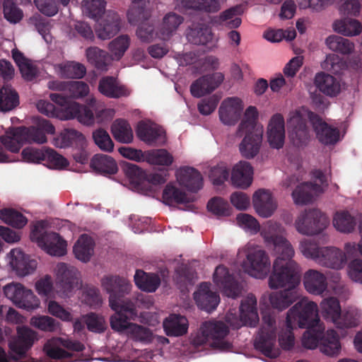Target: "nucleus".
Masks as SVG:
<instances>
[{
  "label": "nucleus",
  "mask_w": 362,
  "mask_h": 362,
  "mask_svg": "<svg viewBox=\"0 0 362 362\" xmlns=\"http://www.w3.org/2000/svg\"><path fill=\"white\" fill-rule=\"evenodd\" d=\"M310 121L319 141L324 144H334L340 139L339 131L305 107L296 108L288 113L286 122L288 136L291 141L297 146L304 145L310 139V132L307 125Z\"/></svg>",
  "instance_id": "f257e3e1"
},
{
  "label": "nucleus",
  "mask_w": 362,
  "mask_h": 362,
  "mask_svg": "<svg viewBox=\"0 0 362 362\" xmlns=\"http://www.w3.org/2000/svg\"><path fill=\"white\" fill-rule=\"evenodd\" d=\"M269 247L275 257L269 278V286L276 289L288 284L292 286L298 285L300 270L298 264L293 259L295 250L291 242L286 236L279 237Z\"/></svg>",
  "instance_id": "f03ea898"
},
{
  "label": "nucleus",
  "mask_w": 362,
  "mask_h": 362,
  "mask_svg": "<svg viewBox=\"0 0 362 362\" xmlns=\"http://www.w3.org/2000/svg\"><path fill=\"white\" fill-rule=\"evenodd\" d=\"M30 238L50 256L60 257L67 253V242L58 233L49 230L45 221H37L33 225Z\"/></svg>",
  "instance_id": "7ed1b4c3"
},
{
  "label": "nucleus",
  "mask_w": 362,
  "mask_h": 362,
  "mask_svg": "<svg viewBox=\"0 0 362 362\" xmlns=\"http://www.w3.org/2000/svg\"><path fill=\"white\" fill-rule=\"evenodd\" d=\"M239 259H243L241 266L243 271L256 279L265 278L269 271L271 262L267 252L259 246L247 244L238 252Z\"/></svg>",
  "instance_id": "20e7f679"
},
{
  "label": "nucleus",
  "mask_w": 362,
  "mask_h": 362,
  "mask_svg": "<svg viewBox=\"0 0 362 362\" xmlns=\"http://www.w3.org/2000/svg\"><path fill=\"white\" fill-rule=\"evenodd\" d=\"M320 322L318 305L307 297L302 298L287 312L286 325L288 327H315Z\"/></svg>",
  "instance_id": "39448f33"
},
{
  "label": "nucleus",
  "mask_w": 362,
  "mask_h": 362,
  "mask_svg": "<svg viewBox=\"0 0 362 362\" xmlns=\"http://www.w3.org/2000/svg\"><path fill=\"white\" fill-rule=\"evenodd\" d=\"M55 277L57 291L59 298L71 297L81 286V274L75 267L59 262L53 269Z\"/></svg>",
  "instance_id": "423d86ee"
},
{
  "label": "nucleus",
  "mask_w": 362,
  "mask_h": 362,
  "mask_svg": "<svg viewBox=\"0 0 362 362\" xmlns=\"http://www.w3.org/2000/svg\"><path fill=\"white\" fill-rule=\"evenodd\" d=\"M228 333V329L223 322H206L202 325L193 342L197 346L207 344L214 349L225 351L230 347V342L226 339Z\"/></svg>",
  "instance_id": "0eeeda50"
},
{
  "label": "nucleus",
  "mask_w": 362,
  "mask_h": 362,
  "mask_svg": "<svg viewBox=\"0 0 362 362\" xmlns=\"http://www.w3.org/2000/svg\"><path fill=\"white\" fill-rule=\"evenodd\" d=\"M264 325L255 341V347L269 358H276L281 351L276 344V326L274 317L266 312L262 313Z\"/></svg>",
  "instance_id": "6e6552de"
},
{
  "label": "nucleus",
  "mask_w": 362,
  "mask_h": 362,
  "mask_svg": "<svg viewBox=\"0 0 362 362\" xmlns=\"http://www.w3.org/2000/svg\"><path fill=\"white\" fill-rule=\"evenodd\" d=\"M328 225L327 216L317 209L301 211L294 221V228L296 231L307 236H313L321 233Z\"/></svg>",
  "instance_id": "1a4fd4ad"
},
{
  "label": "nucleus",
  "mask_w": 362,
  "mask_h": 362,
  "mask_svg": "<svg viewBox=\"0 0 362 362\" xmlns=\"http://www.w3.org/2000/svg\"><path fill=\"white\" fill-rule=\"evenodd\" d=\"M312 178L313 182L300 183L296 186L292 192V198L296 204H306L315 197L323 193L327 189L328 177L321 170H314Z\"/></svg>",
  "instance_id": "9d476101"
},
{
  "label": "nucleus",
  "mask_w": 362,
  "mask_h": 362,
  "mask_svg": "<svg viewBox=\"0 0 362 362\" xmlns=\"http://www.w3.org/2000/svg\"><path fill=\"white\" fill-rule=\"evenodd\" d=\"M4 294L16 307L27 311H34L40 308V298L34 292L21 283L12 282L3 288Z\"/></svg>",
  "instance_id": "9b49d317"
},
{
  "label": "nucleus",
  "mask_w": 362,
  "mask_h": 362,
  "mask_svg": "<svg viewBox=\"0 0 362 362\" xmlns=\"http://www.w3.org/2000/svg\"><path fill=\"white\" fill-rule=\"evenodd\" d=\"M102 289L109 295V305L112 310H118L119 303L125 302L123 296L129 293L132 284L127 279L117 275H105L100 279Z\"/></svg>",
  "instance_id": "f8f14e48"
},
{
  "label": "nucleus",
  "mask_w": 362,
  "mask_h": 362,
  "mask_svg": "<svg viewBox=\"0 0 362 362\" xmlns=\"http://www.w3.org/2000/svg\"><path fill=\"white\" fill-rule=\"evenodd\" d=\"M226 320L233 328L243 325L255 326L259 321L257 310V299L252 294H249L241 302L239 315L236 311L230 310L226 316Z\"/></svg>",
  "instance_id": "ddd939ff"
},
{
  "label": "nucleus",
  "mask_w": 362,
  "mask_h": 362,
  "mask_svg": "<svg viewBox=\"0 0 362 362\" xmlns=\"http://www.w3.org/2000/svg\"><path fill=\"white\" fill-rule=\"evenodd\" d=\"M17 337L9 343L10 357L0 347V362H9V358L18 360L23 357L37 339V334L27 327H18Z\"/></svg>",
  "instance_id": "4468645a"
},
{
  "label": "nucleus",
  "mask_w": 362,
  "mask_h": 362,
  "mask_svg": "<svg viewBox=\"0 0 362 362\" xmlns=\"http://www.w3.org/2000/svg\"><path fill=\"white\" fill-rule=\"evenodd\" d=\"M84 349V346L78 341L62 337H53L45 344L43 350L45 354L52 359H64L73 356L74 352Z\"/></svg>",
  "instance_id": "2eb2a0df"
},
{
  "label": "nucleus",
  "mask_w": 362,
  "mask_h": 362,
  "mask_svg": "<svg viewBox=\"0 0 362 362\" xmlns=\"http://www.w3.org/2000/svg\"><path fill=\"white\" fill-rule=\"evenodd\" d=\"M245 104L243 100L236 96L224 98L218 107V118L226 126L235 125L241 118Z\"/></svg>",
  "instance_id": "dca6fc26"
},
{
  "label": "nucleus",
  "mask_w": 362,
  "mask_h": 362,
  "mask_svg": "<svg viewBox=\"0 0 362 362\" xmlns=\"http://www.w3.org/2000/svg\"><path fill=\"white\" fill-rule=\"evenodd\" d=\"M252 203L256 214L264 218L272 216L278 209V202L269 189L259 188L252 194Z\"/></svg>",
  "instance_id": "f3484780"
},
{
  "label": "nucleus",
  "mask_w": 362,
  "mask_h": 362,
  "mask_svg": "<svg viewBox=\"0 0 362 362\" xmlns=\"http://www.w3.org/2000/svg\"><path fill=\"white\" fill-rule=\"evenodd\" d=\"M266 137L272 148H281L285 142V120L282 115L276 113L268 121L266 128Z\"/></svg>",
  "instance_id": "a211bd4d"
},
{
  "label": "nucleus",
  "mask_w": 362,
  "mask_h": 362,
  "mask_svg": "<svg viewBox=\"0 0 362 362\" xmlns=\"http://www.w3.org/2000/svg\"><path fill=\"white\" fill-rule=\"evenodd\" d=\"M237 135L242 136L238 144V151L242 157L252 159L259 153L263 143L264 132H246Z\"/></svg>",
  "instance_id": "6ab92c4d"
},
{
  "label": "nucleus",
  "mask_w": 362,
  "mask_h": 362,
  "mask_svg": "<svg viewBox=\"0 0 362 362\" xmlns=\"http://www.w3.org/2000/svg\"><path fill=\"white\" fill-rule=\"evenodd\" d=\"M136 133L140 140L150 146L157 143L164 144L165 142L164 129L151 121H141L139 122Z\"/></svg>",
  "instance_id": "aec40b11"
},
{
  "label": "nucleus",
  "mask_w": 362,
  "mask_h": 362,
  "mask_svg": "<svg viewBox=\"0 0 362 362\" xmlns=\"http://www.w3.org/2000/svg\"><path fill=\"white\" fill-rule=\"evenodd\" d=\"M175 175L177 185L189 192H197L202 187V176L194 168L180 167L175 170Z\"/></svg>",
  "instance_id": "412c9836"
},
{
  "label": "nucleus",
  "mask_w": 362,
  "mask_h": 362,
  "mask_svg": "<svg viewBox=\"0 0 362 362\" xmlns=\"http://www.w3.org/2000/svg\"><path fill=\"white\" fill-rule=\"evenodd\" d=\"M224 78V75L221 72H215L212 74L204 76L191 85V93L196 98L209 94L223 83Z\"/></svg>",
  "instance_id": "4be33fe9"
},
{
  "label": "nucleus",
  "mask_w": 362,
  "mask_h": 362,
  "mask_svg": "<svg viewBox=\"0 0 362 362\" xmlns=\"http://www.w3.org/2000/svg\"><path fill=\"white\" fill-rule=\"evenodd\" d=\"M118 310H113L115 313L110 318L111 327L117 332L126 331L129 332V327L132 323L128 322V318L123 315V313H127L129 315V318L135 320L137 317L135 313V306L130 300L120 303Z\"/></svg>",
  "instance_id": "5701e85b"
},
{
  "label": "nucleus",
  "mask_w": 362,
  "mask_h": 362,
  "mask_svg": "<svg viewBox=\"0 0 362 362\" xmlns=\"http://www.w3.org/2000/svg\"><path fill=\"white\" fill-rule=\"evenodd\" d=\"M213 279L216 286L228 297L235 298L240 293V289L233 277L229 274L228 269L223 265L216 268Z\"/></svg>",
  "instance_id": "b1692460"
},
{
  "label": "nucleus",
  "mask_w": 362,
  "mask_h": 362,
  "mask_svg": "<svg viewBox=\"0 0 362 362\" xmlns=\"http://www.w3.org/2000/svg\"><path fill=\"white\" fill-rule=\"evenodd\" d=\"M254 170L250 163L240 160L231 170L230 182L238 188L247 189L253 180Z\"/></svg>",
  "instance_id": "393cba45"
},
{
  "label": "nucleus",
  "mask_w": 362,
  "mask_h": 362,
  "mask_svg": "<svg viewBox=\"0 0 362 362\" xmlns=\"http://www.w3.org/2000/svg\"><path fill=\"white\" fill-rule=\"evenodd\" d=\"M194 299L197 306L207 312L216 309L220 302L219 296L211 289V285L202 283L194 293Z\"/></svg>",
  "instance_id": "a878e982"
},
{
  "label": "nucleus",
  "mask_w": 362,
  "mask_h": 362,
  "mask_svg": "<svg viewBox=\"0 0 362 362\" xmlns=\"http://www.w3.org/2000/svg\"><path fill=\"white\" fill-rule=\"evenodd\" d=\"M303 281L305 289L310 294L322 296L327 289L325 275L317 270H308Z\"/></svg>",
  "instance_id": "bb28decb"
},
{
  "label": "nucleus",
  "mask_w": 362,
  "mask_h": 362,
  "mask_svg": "<svg viewBox=\"0 0 362 362\" xmlns=\"http://www.w3.org/2000/svg\"><path fill=\"white\" fill-rule=\"evenodd\" d=\"M322 256L319 264L332 269L341 270L345 267L347 261L343 250L334 246L322 247Z\"/></svg>",
  "instance_id": "cd10ccee"
},
{
  "label": "nucleus",
  "mask_w": 362,
  "mask_h": 362,
  "mask_svg": "<svg viewBox=\"0 0 362 362\" xmlns=\"http://www.w3.org/2000/svg\"><path fill=\"white\" fill-rule=\"evenodd\" d=\"M298 285L292 286L288 284L280 286L279 288L285 287L286 289L280 292H274L269 296V300L272 306L279 310H282L288 308L298 297L299 293L296 287Z\"/></svg>",
  "instance_id": "c85d7f7f"
},
{
  "label": "nucleus",
  "mask_w": 362,
  "mask_h": 362,
  "mask_svg": "<svg viewBox=\"0 0 362 362\" xmlns=\"http://www.w3.org/2000/svg\"><path fill=\"white\" fill-rule=\"evenodd\" d=\"M177 184L171 182L165 187L162 194L163 202L168 206H175L193 202V197L178 187Z\"/></svg>",
  "instance_id": "c756f323"
},
{
  "label": "nucleus",
  "mask_w": 362,
  "mask_h": 362,
  "mask_svg": "<svg viewBox=\"0 0 362 362\" xmlns=\"http://www.w3.org/2000/svg\"><path fill=\"white\" fill-rule=\"evenodd\" d=\"M236 134L246 132H264L263 125L259 122V111L255 106H248L243 112Z\"/></svg>",
  "instance_id": "7c9ffc66"
},
{
  "label": "nucleus",
  "mask_w": 362,
  "mask_h": 362,
  "mask_svg": "<svg viewBox=\"0 0 362 362\" xmlns=\"http://www.w3.org/2000/svg\"><path fill=\"white\" fill-rule=\"evenodd\" d=\"M98 91L102 95L110 98H118L130 94V90L112 76L103 77L100 80Z\"/></svg>",
  "instance_id": "2f4dec72"
},
{
  "label": "nucleus",
  "mask_w": 362,
  "mask_h": 362,
  "mask_svg": "<svg viewBox=\"0 0 362 362\" xmlns=\"http://www.w3.org/2000/svg\"><path fill=\"white\" fill-rule=\"evenodd\" d=\"M119 28V16L116 13L110 12L98 22L95 32L99 38L106 40L116 35Z\"/></svg>",
  "instance_id": "473e14b6"
},
{
  "label": "nucleus",
  "mask_w": 362,
  "mask_h": 362,
  "mask_svg": "<svg viewBox=\"0 0 362 362\" xmlns=\"http://www.w3.org/2000/svg\"><path fill=\"white\" fill-rule=\"evenodd\" d=\"M22 128L23 129V133H25V142L43 144L47 141L45 133L51 134L54 133V126L46 119L39 120L37 127Z\"/></svg>",
  "instance_id": "72a5a7b5"
},
{
  "label": "nucleus",
  "mask_w": 362,
  "mask_h": 362,
  "mask_svg": "<svg viewBox=\"0 0 362 362\" xmlns=\"http://www.w3.org/2000/svg\"><path fill=\"white\" fill-rule=\"evenodd\" d=\"M315 86L324 94L334 96L341 91V85L333 76L324 72L317 73L314 78Z\"/></svg>",
  "instance_id": "f704fd0d"
},
{
  "label": "nucleus",
  "mask_w": 362,
  "mask_h": 362,
  "mask_svg": "<svg viewBox=\"0 0 362 362\" xmlns=\"http://www.w3.org/2000/svg\"><path fill=\"white\" fill-rule=\"evenodd\" d=\"M94 241L86 234L80 235L73 247L75 257L82 262H88L94 254Z\"/></svg>",
  "instance_id": "c9c22d12"
},
{
  "label": "nucleus",
  "mask_w": 362,
  "mask_h": 362,
  "mask_svg": "<svg viewBox=\"0 0 362 362\" xmlns=\"http://www.w3.org/2000/svg\"><path fill=\"white\" fill-rule=\"evenodd\" d=\"M54 73L61 78H81L86 72V67L76 62H64L54 65Z\"/></svg>",
  "instance_id": "e433bc0d"
},
{
  "label": "nucleus",
  "mask_w": 362,
  "mask_h": 362,
  "mask_svg": "<svg viewBox=\"0 0 362 362\" xmlns=\"http://www.w3.org/2000/svg\"><path fill=\"white\" fill-rule=\"evenodd\" d=\"M22 127L11 128L7 130L4 136L0 137V141L4 146L11 152L17 153L21 146L25 143Z\"/></svg>",
  "instance_id": "4c0bfd02"
},
{
  "label": "nucleus",
  "mask_w": 362,
  "mask_h": 362,
  "mask_svg": "<svg viewBox=\"0 0 362 362\" xmlns=\"http://www.w3.org/2000/svg\"><path fill=\"white\" fill-rule=\"evenodd\" d=\"M86 143V137L81 132L73 129H64L54 141V144L59 148H65L71 145L82 148Z\"/></svg>",
  "instance_id": "58836bf2"
},
{
  "label": "nucleus",
  "mask_w": 362,
  "mask_h": 362,
  "mask_svg": "<svg viewBox=\"0 0 362 362\" xmlns=\"http://www.w3.org/2000/svg\"><path fill=\"white\" fill-rule=\"evenodd\" d=\"M320 351L328 356H337L341 351L339 337L333 329L323 333L320 339Z\"/></svg>",
  "instance_id": "ea45409f"
},
{
  "label": "nucleus",
  "mask_w": 362,
  "mask_h": 362,
  "mask_svg": "<svg viewBox=\"0 0 362 362\" xmlns=\"http://www.w3.org/2000/svg\"><path fill=\"white\" fill-rule=\"evenodd\" d=\"M163 327L168 335L181 336L187 332L188 321L182 315L173 314L163 322Z\"/></svg>",
  "instance_id": "a19ab883"
},
{
  "label": "nucleus",
  "mask_w": 362,
  "mask_h": 362,
  "mask_svg": "<svg viewBox=\"0 0 362 362\" xmlns=\"http://www.w3.org/2000/svg\"><path fill=\"white\" fill-rule=\"evenodd\" d=\"M259 231L268 246L275 243L278 238L284 237L286 235V230L282 224L273 220L266 221Z\"/></svg>",
  "instance_id": "79ce46f5"
},
{
  "label": "nucleus",
  "mask_w": 362,
  "mask_h": 362,
  "mask_svg": "<svg viewBox=\"0 0 362 362\" xmlns=\"http://www.w3.org/2000/svg\"><path fill=\"white\" fill-rule=\"evenodd\" d=\"M90 167L103 174H115L118 170L116 161L110 156L96 154L90 160Z\"/></svg>",
  "instance_id": "37998d69"
},
{
  "label": "nucleus",
  "mask_w": 362,
  "mask_h": 362,
  "mask_svg": "<svg viewBox=\"0 0 362 362\" xmlns=\"http://www.w3.org/2000/svg\"><path fill=\"white\" fill-rule=\"evenodd\" d=\"M320 306L322 317L337 327L341 316V307L339 300L335 298H327L322 300Z\"/></svg>",
  "instance_id": "c03bdc74"
},
{
  "label": "nucleus",
  "mask_w": 362,
  "mask_h": 362,
  "mask_svg": "<svg viewBox=\"0 0 362 362\" xmlns=\"http://www.w3.org/2000/svg\"><path fill=\"white\" fill-rule=\"evenodd\" d=\"M111 133L114 138L122 144H130L134 139L133 131L124 119H117L111 125Z\"/></svg>",
  "instance_id": "a18cd8bd"
},
{
  "label": "nucleus",
  "mask_w": 362,
  "mask_h": 362,
  "mask_svg": "<svg viewBox=\"0 0 362 362\" xmlns=\"http://www.w3.org/2000/svg\"><path fill=\"white\" fill-rule=\"evenodd\" d=\"M134 282L139 289L146 292H154L159 286L160 281L158 275L155 274L136 270Z\"/></svg>",
  "instance_id": "49530a36"
},
{
  "label": "nucleus",
  "mask_w": 362,
  "mask_h": 362,
  "mask_svg": "<svg viewBox=\"0 0 362 362\" xmlns=\"http://www.w3.org/2000/svg\"><path fill=\"white\" fill-rule=\"evenodd\" d=\"M145 161L150 165L168 167L174 162L173 155L165 148L145 151Z\"/></svg>",
  "instance_id": "de8ad7c7"
},
{
  "label": "nucleus",
  "mask_w": 362,
  "mask_h": 362,
  "mask_svg": "<svg viewBox=\"0 0 362 362\" xmlns=\"http://www.w3.org/2000/svg\"><path fill=\"white\" fill-rule=\"evenodd\" d=\"M333 28L337 33L347 37L358 35L362 31L361 23L353 18H344L336 21Z\"/></svg>",
  "instance_id": "09e8293b"
},
{
  "label": "nucleus",
  "mask_w": 362,
  "mask_h": 362,
  "mask_svg": "<svg viewBox=\"0 0 362 362\" xmlns=\"http://www.w3.org/2000/svg\"><path fill=\"white\" fill-rule=\"evenodd\" d=\"M332 224L337 231L342 233H351L355 229L356 219L348 211H340L334 215Z\"/></svg>",
  "instance_id": "8fccbe9b"
},
{
  "label": "nucleus",
  "mask_w": 362,
  "mask_h": 362,
  "mask_svg": "<svg viewBox=\"0 0 362 362\" xmlns=\"http://www.w3.org/2000/svg\"><path fill=\"white\" fill-rule=\"evenodd\" d=\"M12 56L23 77L28 81L33 80L37 75L35 66L17 49L12 50Z\"/></svg>",
  "instance_id": "3c124183"
},
{
  "label": "nucleus",
  "mask_w": 362,
  "mask_h": 362,
  "mask_svg": "<svg viewBox=\"0 0 362 362\" xmlns=\"http://www.w3.org/2000/svg\"><path fill=\"white\" fill-rule=\"evenodd\" d=\"M306 330L302 337V345L309 349H314L320 347V339L322 336L325 327L320 322L315 327H306Z\"/></svg>",
  "instance_id": "603ef678"
},
{
  "label": "nucleus",
  "mask_w": 362,
  "mask_h": 362,
  "mask_svg": "<svg viewBox=\"0 0 362 362\" xmlns=\"http://www.w3.org/2000/svg\"><path fill=\"white\" fill-rule=\"evenodd\" d=\"M0 220L15 228H22L28 223V218L21 212L11 209L4 208L0 210Z\"/></svg>",
  "instance_id": "864d4df0"
},
{
  "label": "nucleus",
  "mask_w": 362,
  "mask_h": 362,
  "mask_svg": "<svg viewBox=\"0 0 362 362\" xmlns=\"http://www.w3.org/2000/svg\"><path fill=\"white\" fill-rule=\"evenodd\" d=\"M240 15L241 10L240 8H231L221 13L214 23L228 28H236L240 25L242 22Z\"/></svg>",
  "instance_id": "5fc2aeb1"
},
{
  "label": "nucleus",
  "mask_w": 362,
  "mask_h": 362,
  "mask_svg": "<svg viewBox=\"0 0 362 362\" xmlns=\"http://www.w3.org/2000/svg\"><path fill=\"white\" fill-rule=\"evenodd\" d=\"M86 55L90 64L101 70L106 69L112 62L107 52L95 47L87 49Z\"/></svg>",
  "instance_id": "6e6d98bb"
},
{
  "label": "nucleus",
  "mask_w": 362,
  "mask_h": 362,
  "mask_svg": "<svg viewBox=\"0 0 362 362\" xmlns=\"http://www.w3.org/2000/svg\"><path fill=\"white\" fill-rule=\"evenodd\" d=\"M298 249L305 258L311 259L317 264L320 263L322 256V247H319L315 241L303 238L299 242Z\"/></svg>",
  "instance_id": "4d7b16f0"
},
{
  "label": "nucleus",
  "mask_w": 362,
  "mask_h": 362,
  "mask_svg": "<svg viewBox=\"0 0 362 362\" xmlns=\"http://www.w3.org/2000/svg\"><path fill=\"white\" fill-rule=\"evenodd\" d=\"M182 22V18L180 16L171 13L167 14L162 23L159 38L163 40H168Z\"/></svg>",
  "instance_id": "13d9d810"
},
{
  "label": "nucleus",
  "mask_w": 362,
  "mask_h": 362,
  "mask_svg": "<svg viewBox=\"0 0 362 362\" xmlns=\"http://www.w3.org/2000/svg\"><path fill=\"white\" fill-rule=\"evenodd\" d=\"M18 104V95L10 86H6L0 89V111H10Z\"/></svg>",
  "instance_id": "bf43d9fd"
},
{
  "label": "nucleus",
  "mask_w": 362,
  "mask_h": 362,
  "mask_svg": "<svg viewBox=\"0 0 362 362\" xmlns=\"http://www.w3.org/2000/svg\"><path fill=\"white\" fill-rule=\"evenodd\" d=\"M129 46V39L127 36L121 35L110 42L108 49L110 51L109 56L111 61L119 60Z\"/></svg>",
  "instance_id": "052dcab7"
},
{
  "label": "nucleus",
  "mask_w": 362,
  "mask_h": 362,
  "mask_svg": "<svg viewBox=\"0 0 362 362\" xmlns=\"http://www.w3.org/2000/svg\"><path fill=\"white\" fill-rule=\"evenodd\" d=\"M35 291L40 296L54 297L57 296L56 293L57 286H54L52 278L49 274H45L39 278L34 285Z\"/></svg>",
  "instance_id": "680f3d73"
},
{
  "label": "nucleus",
  "mask_w": 362,
  "mask_h": 362,
  "mask_svg": "<svg viewBox=\"0 0 362 362\" xmlns=\"http://www.w3.org/2000/svg\"><path fill=\"white\" fill-rule=\"evenodd\" d=\"M237 225L246 233L251 235L257 233L260 230L258 221L250 214H239L236 216Z\"/></svg>",
  "instance_id": "e2e57ef3"
},
{
  "label": "nucleus",
  "mask_w": 362,
  "mask_h": 362,
  "mask_svg": "<svg viewBox=\"0 0 362 362\" xmlns=\"http://www.w3.org/2000/svg\"><path fill=\"white\" fill-rule=\"evenodd\" d=\"M296 36L294 29L289 28L287 30L282 29H269L264 33L263 37L270 42H279L283 39L287 41L293 40Z\"/></svg>",
  "instance_id": "0e129e2a"
},
{
  "label": "nucleus",
  "mask_w": 362,
  "mask_h": 362,
  "mask_svg": "<svg viewBox=\"0 0 362 362\" xmlns=\"http://www.w3.org/2000/svg\"><path fill=\"white\" fill-rule=\"evenodd\" d=\"M208 210L217 216H228L232 209L228 203L221 197H214L207 204Z\"/></svg>",
  "instance_id": "69168bd1"
},
{
  "label": "nucleus",
  "mask_w": 362,
  "mask_h": 362,
  "mask_svg": "<svg viewBox=\"0 0 362 362\" xmlns=\"http://www.w3.org/2000/svg\"><path fill=\"white\" fill-rule=\"evenodd\" d=\"M93 139L96 146L105 152H112L114 149V143L107 132L98 128L93 132Z\"/></svg>",
  "instance_id": "338daca9"
},
{
  "label": "nucleus",
  "mask_w": 362,
  "mask_h": 362,
  "mask_svg": "<svg viewBox=\"0 0 362 362\" xmlns=\"http://www.w3.org/2000/svg\"><path fill=\"white\" fill-rule=\"evenodd\" d=\"M293 86L291 78H285L281 74L275 75L269 82L272 91L277 93L286 94L292 90Z\"/></svg>",
  "instance_id": "774afa93"
}]
</instances>
